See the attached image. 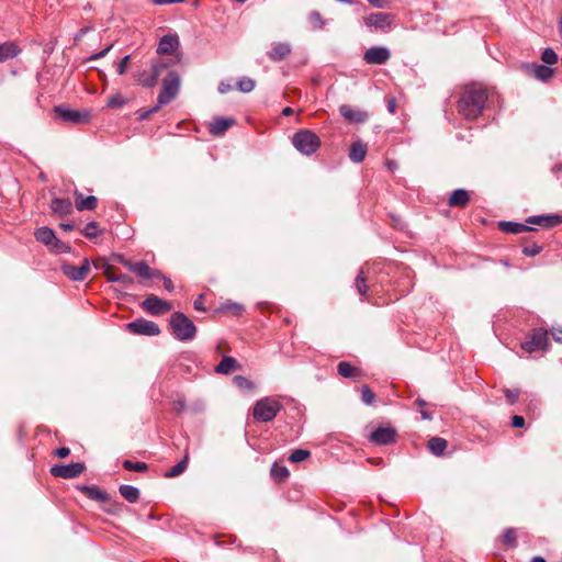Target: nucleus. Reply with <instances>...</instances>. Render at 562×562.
<instances>
[{
  "mask_svg": "<svg viewBox=\"0 0 562 562\" xmlns=\"http://www.w3.org/2000/svg\"><path fill=\"white\" fill-rule=\"evenodd\" d=\"M487 103V91L481 86H471L464 90L458 101V111L467 120L477 119Z\"/></svg>",
  "mask_w": 562,
  "mask_h": 562,
  "instance_id": "nucleus-1",
  "label": "nucleus"
},
{
  "mask_svg": "<svg viewBox=\"0 0 562 562\" xmlns=\"http://www.w3.org/2000/svg\"><path fill=\"white\" fill-rule=\"evenodd\" d=\"M169 324L175 338L180 341H190L196 335L195 325L181 312H175L170 317Z\"/></svg>",
  "mask_w": 562,
  "mask_h": 562,
  "instance_id": "nucleus-2",
  "label": "nucleus"
},
{
  "mask_svg": "<svg viewBox=\"0 0 562 562\" xmlns=\"http://www.w3.org/2000/svg\"><path fill=\"white\" fill-rule=\"evenodd\" d=\"M292 144L302 155L311 156L321 147V139L313 131L301 130L293 135Z\"/></svg>",
  "mask_w": 562,
  "mask_h": 562,
  "instance_id": "nucleus-3",
  "label": "nucleus"
},
{
  "mask_svg": "<svg viewBox=\"0 0 562 562\" xmlns=\"http://www.w3.org/2000/svg\"><path fill=\"white\" fill-rule=\"evenodd\" d=\"M282 404L274 398L263 397L256 402L252 411L254 418L258 422H271L281 411Z\"/></svg>",
  "mask_w": 562,
  "mask_h": 562,
  "instance_id": "nucleus-4",
  "label": "nucleus"
},
{
  "mask_svg": "<svg viewBox=\"0 0 562 562\" xmlns=\"http://www.w3.org/2000/svg\"><path fill=\"white\" fill-rule=\"evenodd\" d=\"M180 88V77L176 71H170L162 81V88L158 94L159 105L170 103L178 94Z\"/></svg>",
  "mask_w": 562,
  "mask_h": 562,
  "instance_id": "nucleus-5",
  "label": "nucleus"
},
{
  "mask_svg": "<svg viewBox=\"0 0 562 562\" xmlns=\"http://www.w3.org/2000/svg\"><path fill=\"white\" fill-rule=\"evenodd\" d=\"M548 331L543 328H535L529 338H527L522 344L521 348L531 353L536 351L546 350L548 347Z\"/></svg>",
  "mask_w": 562,
  "mask_h": 562,
  "instance_id": "nucleus-6",
  "label": "nucleus"
},
{
  "mask_svg": "<svg viewBox=\"0 0 562 562\" xmlns=\"http://www.w3.org/2000/svg\"><path fill=\"white\" fill-rule=\"evenodd\" d=\"M126 326L131 333L136 335L157 336L160 334L159 326L155 322L145 318H137Z\"/></svg>",
  "mask_w": 562,
  "mask_h": 562,
  "instance_id": "nucleus-7",
  "label": "nucleus"
},
{
  "mask_svg": "<svg viewBox=\"0 0 562 562\" xmlns=\"http://www.w3.org/2000/svg\"><path fill=\"white\" fill-rule=\"evenodd\" d=\"M85 470L82 462H72L69 464H56L50 468L52 475L56 477L74 479L80 475Z\"/></svg>",
  "mask_w": 562,
  "mask_h": 562,
  "instance_id": "nucleus-8",
  "label": "nucleus"
},
{
  "mask_svg": "<svg viewBox=\"0 0 562 562\" xmlns=\"http://www.w3.org/2000/svg\"><path fill=\"white\" fill-rule=\"evenodd\" d=\"M391 57V52L384 46H371L363 54V60L369 65H383Z\"/></svg>",
  "mask_w": 562,
  "mask_h": 562,
  "instance_id": "nucleus-9",
  "label": "nucleus"
},
{
  "mask_svg": "<svg viewBox=\"0 0 562 562\" xmlns=\"http://www.w3.org/2000/svg\"><path fill=\"white\" fill-rule=\"evenodd\" d=\"M392 21H393L392 15L389 13H384V12L371 13L363 18V22H364L366 26L369 27L370 30H374V31H378V30L384 31L385 29H387L391 25Z\"/></svg>",
  "mask_w": 562,
  "mask_h": 562,
  "instance_id": "nucleus-10",
  "label": "nucleus"
},
{
  "mask_svg": "<svg viewBox=\"0 0 562 562\" xmlns=\"http://www.w3.org/2000/svg\"><path fill=\"white\" fill-rule=\"evenodd\" d=\"M142 306L151 315H161L171 310L170 303L154 294L148 295L142 303Z\"/></svg>",
  "mask_w": 562,
  "mask_h": 562,
  "instance_id": "nucleus-11",
  "label": "nucleus"
},
{
  "mask_svg": "<svg viewBox=\"0 0 562 562\" xmlns=\"http://www.w3.org/2000/svg\"><path fill=\"white\" fill-rule=\"evenodd\" d=\"M61 271L68 279L72 281H83L90 272V263L88 259H85L79 267L65 263L61 266Z\"/></svg>",
  "mask_w": 562,
  "mask_h": 562,
  "instance_id": "nucleus-12",
  "label": "nucleus"
},
{
  "mask_svg": "<svg viewBox=\"0 0 562 562\" xmlns=\"http://www.w3.org/2000/svg\"><path fill=\"white\" fill-rule=\"evenodd\" d=\"M395 438L396 430L391 426L378 427L369 436L370 441L380 446L391 445L395 441Z\"/></svg>",
  "mask_w": 562,
  "mask_h": 562,
  "instance_id": "nucleus-13",
  "label": "nucleus"
},
{
  "mask_svg": "<svg viewBox=\"0 0 562 562\" xmlns=\"http://www.w3.org/2000/svg\"><path fill=\"white\" fill-rule=\"evenodd\" d=\"M339 113L349 123H364L369 117L366 111L347 104L339 106Z\"/></svg>",
  "mask_w": 562,
  "mask_h": 562,
  "instance_id": "nucleus-14",
  "label": "nucleus"
},
{
  "mask_svg": "<svg viewBox=\"0 0 562 562\" xmlns=\"http://www.w3.org/2000/svg\"><path fill=\"white\" fill-rule=\"evenodd\" d=\"M55 112L58 114V116L65 121L70 123H86L89 121V113L87 112H79L76 110H69L65 109L63 106H56Z\"/></svg>",
  "mask_w": 562,
  "mask_h": 562,
  "instance_id": "nucleus-15",
  "label": "nucleus"
},
{
  "mask_svg": "<svg viewBox=\"0 0 562 562\" xmlns=\"http://www.w3.org/2000/svg\"><path fill=\"white\" fill-rule=\"evenodd\" d=\"M292 52V47L286 42L272 43L271 50L268 52L270 60L278 63L286 58Z\"/></svg>",
  "mask_w": 562,
  "mask_h": 562,
  "instance_id": "nucleus-16",
  "label": "nucleus"
},
{
  "mask_svg": "<svg viewBox=\"0 0 562 562\" xmlns=\"http://www.w3.org/2000/svg\"><path fill=\"white\" fill-rule=\"evenodd\" d=\"M528 224L540 225L543 227H554L562 223V216L554 215H533L527 218Z\"/></svg>",
  "mask_w": 562,
  "mask_h": 562,
  "instance_id": "nucleus-17",
  "label": "nucleus"
},
{
  "mask_svg": "<svg viewBox=\"0 0 562 562\" xmlns=\"http://www.w3.org/2000/svg\"><path fill=\"white\" fill-rule=\"evenodd\" d=\"M179 46V38L176 34L164 35L158 44V54H170Z\"/></svg>",
  "mask_w": 562,
  "mask_h": 562,
  "instance_id": "nucleus-18",
  "label": "nucleus"
},
{
  "mask_svg": "<svg viewBox=\"0 0 562 562\" xmlns=\"http://www.w3.org/2000/svg\"><path fill=\"white\" fill-rule=\"evenodd\" d=\"M367 155V145L362 140H356L351 144L349 158L352 162L360 164Z\"/></svg>",
  "mask_w": 562,
  "mask_h": 562,
  "instance_id": "nucleus-19",
  "label": "nucleus"
},
{
  "mask_svg": "<svg viewBox=\"0 0 562 562\" xmlns=\"http://www.w3.org/2000/svg\"><path fill=\"white\" fill-rule=\"evenodd\" d=\"M134 273L143 279H159L161 277L159 270L150 268L145 261L136 262Z\"/></svg>",
  "mask_w": 562,
  "mask_h": 562,
  "instance_id": "nucleus-20",
  "label": "nucleus"
},
{
  "mask_svg": "<svg viewBox=\"0 0 562 562\" xmlns=\"http://www.w3.org/2000/svg\"><path fill=\"white\" fill-rule=\"evenodd\" d=\"M234 123H235V120L231 119V117L216 119L211 124L210 132L214 136L223 135Z\"/></svg>",
  "mask_w": 562,
  "mask_h": 562,
  "instance_id": "nucleus-21",
  "label": "nucleus"
},
{
  "mask_svg": "<svg viewBox=\"0 0 562 562\" xmlns=\"http://www.w3.org/2000/svg\"><path fill=\"white\" fill-rule=\"evenodd\" d=\"M470 200L469 192L464 189L454 190L449 198V205L452 207H464Z\"/></svg>",
  "mask_w": 562,
  "mask_h": 562,
  "instance_id": "nucleus-22",
  "label": "nucleus"
},
{
  "mask_svg": "<svg viewBox=\"0 0 562 562\" xmlns=\"http://www.w3.org/2000/svg\"><path fill=\"white\" fill-rule=\"evenodd\" d=\"M20 54V49L14 42L0 43V64L16 57Z\"/></svg>",
  "mask_w": 562,
  "mask_h": 562,
  "instance_id": "nucleus-23",
  "label": "nucleus"
},
{
  "mask_svg": "<svg viewBox=\"0 0 562 562\" xmlns=\"http://www.w3.org/2000/svg\"><path fill=\"white\" fill-rule=\"evenodd\" d=\"M498 227L504 233L519 234L522 232L531 231L532 228L526 224L510 221H502L498 223Z\"/></svg>",
  "mask_w": 562,
  "mask_h": 562,
  "instance_id": "nucleus-24",
  "label": "nucleus"
},
{
  "mask_svg": "<svg viewBox=\"0 0 562 562\" xmlns=\"http://www.w3.org/2000/svg\"><path fill=\"white\" fill-rule=\"evenodd\" d=\"M167 66L165 64L155 63L151 65V72L149 74L148 79L140 78V85L146 88H153L156 86L158 78Z\"/></svg>",
  "mask_w": 562,
  "mask_h": 562,
  "instance_id": "nucleus-25",
  "label": "nucleus"
},
{
  "mask_svg": "<svg viewBox=\"0 0 562 562\" xmlns=\"http://www.w3.org/2000/svg\"><path fill=\"white\" fill-rule=\"evenodd\" d=\"M98 205V200L93 195L83 198L81 193H76V207L78 211L94 210Z\"/></svg>",
  "mask_w": 562,
  "mask_h": 562,
  "instance_id": "nucleus-26",
  "label": "nucleus"
},
{
  "mask_svg": "<svg viewBox=\"0 0 562 562\" xmlns=\"http://www.w3.org/2000/svg\"><path fill=\"white\" fill-rule=\"evenodd\" d=\"M239 364L233 357H223L221 362L215 367V372L221 374H228L234 370H237Z\"/></svg>",
  "mask_w": 562,
  "mask_h": 562,
  "instance_id": "nucleus-27",
  "label": "nucleus"
},
{
  "mask_svg": "<svg viewBox=\"0 0 562 562\" xmlns=\"http://www.w3.org/2000/svg\"><path fill=\"white\" fill-rule=\"evenodd\" d=\"M50 207L54 213H57L59 215H66L71 212L72 204L69 199L56 198L52 201Z\"/></svg>",
  "mask_w": 562,
  "mask_h": 562,
  "instance_id": "nucleus-28",
  "label": "nucleus"
},
{
  "mask_svg": "<svg viewBox=\"0 0 562 562\" xmlns=\"http://www.w3.org/2000/svg\"><path fill=\"white\" fill-rule=\"evenodd\" d=\"M34 236L37 241L46 245L47 247L52 244L53 240H55L56 237L55 232L46 226L37 228L34 233Z\"/></svg>",
  "mask_w": 562,
  "mask_h": 562,
  "instance_id": "nucleus-29",
  "label": "nucleus"
},
{
  "mask_svg": "<svg viewBox=\"0 0 562 562\" xmlns=\"http://www.w3.org/2000/svg\"><path fill=\"white\" fill-rule=\"evenodd\" d=\"M447 448V440L440 437H432L428 441V449L435 456H441Z\"/></svg>",
  "mask_w": 562,
  "mask_h": 562,
  "instance_id": "nucleus-30",
  "label": "nucleus"
},
{
  "mask_svg": "<svg viewBox=\"0 0 562 562\" xmlns=\"http://www.w3.org/2000/svg\"><path fill=\"white\" fill-rule=\"evenodd\" d=\"M532 75L540 81H548L553 76V70L547 65H533Z\"/></svg>",
  "mask_w": 562,
  "mask_h": 562,
  "instance_id": "nucleus-31",
  "label": "nucleus"
},
{
  "mask_svg": "<svg viewBox=\"0 0 562 562\" xmlns=\"http://www.w3.org/2000/svg\"><path fill=\"white\" fill-rule=\"evenodd\" d=\"M86 495L91 502H94L97 505L102 507L104 510H106L109 513L115 512L114 509L108 507V504L111 501V494H86Z\"/></svg>",
  "mask_w": 562,
  "mask_h": 562,
  "instance_id": "nucleus-32",
  "label": "nucleus"
},
{
  "mask_svg": "<svg viewBox=\"0 0 562 562\" xmlns=\"http://www.w3.org/2000/svg\"><path fill=\"white\" fill-rule=\"evenodd\" d=\"M106 279L111 283H122L124 286H127L133 283V278L128 274L124 273H114L113 271H106Z\"/></svg>",
  "mask_w": 562,
  "mask_h": 562,
  "instance_id": "nucleus-33",
  "label": "nucleus"
},
{
  "mask_svg": "<svg viewBox=\"0 0 562 562\" xmlns=\"http://www.w3.org/2000/svg\"><path fill=\"white\" fill-rule=\"evenodd\" d=\"M270 473H271L272 479L276 480V481H283L290 474V472H289L286 467H284L282 464H279L277 462H274L272 464Z\"/></svg>",
  "mask_w": 562,
  "mask_h": 562,
  "instance_id": "nucleus-34",
  "label": "nucleus"
},
{
  "mask_svg": "<svg viewBox=\"0 0 562 562\" xmlns=\"http://www.w3.org/2000/svg\"><path fill=\"white\" fill-rule=\"evenodd\" d=\"M188 467V457H184L181 461H179L176 465L171 467L167 472H166V477H176L178 476L179 474H181L182 472H184V470L187 469Z\"/></svg>",
  "mask_w": 562,
  "mask_h": 562,
  "instance_id": "nucleus-35",
  "label": "nucleus"
},
{
  "mask_svg": "<svg viewBox=\"0 0 562 562\" xmlns=\"http://www.w3.org/2000/svg\"><path fill=\"white\" fill-rule=\"evenodd\" d=\"M256 82L249 77H241L237 81V89L240 92L248 93L255 89Z\"/></svg>",
  "mask_w": 562,
  "mask_h": 562,
  "instance_id": "nucleus-36",
  "label": "nucleus"
},
{
  "mask_svg": "<svg viewBox=\"0 0 562 562\" xmlns=\"http://www.w3.org/2000/svg\"><path fill=\"white\" fill-rule=\"evenodd\" d=\"M503 542L509 548H515L517 546V537H516L515 528H506L504 530Z\"/></svg>",
  "mask_w": 562,
  "mask_h": 562,
  "instance_id": "nucleus-37",
  "label": "nucleus"
},
{
  "mask_svg": "<svg viewBox=\"0 0 562 562\" xmlns=\"http://www.w3.org/2000/svg\"><path fill=\"white\" fill-rule=\"evenodd\" d=\"M310 454H311V452L308 450L295 449L289 456V461H291L293 463H299V462L306 460L310 457Z\"/></svg>",
  "mask_w": 562,
  "mask_h": 562,
  "instance_id": "nucleus-38",
  "label": "nucleus"
},
{
  "mask_svg": "<svg viewBox=\"0 0 562 562\" xmlns=\"http://www.w3.org/2000/svg\"><path fill=\"white\" fill-rule=\"evenodd\" d=\"M123 467L127 471H135V472H144L148 468L145 462H140V461H135L134 462V461H131V460H125L123 462Z\"/></svg>",
  "mask_w": 562,
  "mask_h": 562,
  "instance_id": "nucleus-39",
  "label": "nucleus"
},
{
  "mask_svg": "<svg viewBox=\"0 0 562 562\" xmlns=\"http://www.w3.org/2000/svg\"><path fill=\"white\" fill-rule=\"evenodd\" d=\"M100 231H99V224L94 221L92 222H89L85 228L82 229V234L87 237V238H94L97 236L100 235Z\"/></svg>",
  "mask_w": 562,
  "mask_h": 562,
  "instance_id": "nucleus-40",
  "label": "nucleus"
},
{
  "mask_svg": "<svg viewBox=\"0 0 562 562\" xmlns=\"http://www.w3.org/2000/svg\"><path fill=\"white\" fill-rule=\"evenodd\" d=\"M48 247L56 254H66V252L70 251V246L68 244L61 241L57 237H55V240H53Z\"/></svg>",
  "mask_w": 562,
  "mask_h": 562,
  "instance_id": "nucleus-41",
  "label": "nucleus"
},
{
  "mask_svg": "<svg viewBox=\"0 0 562 562\" xmlns=\"http://www.w3.org/2000/svg\"><path fill=\"white\" fill-rule=\"evenodd\" d=\"M541 59L547 65H553L558 61V55L552 48L547 47L541 54Z\"/></svg>",
  "mask_w": 562,
  "mask_h": 562,
  "instance_id": "nucleus-42",
  "label": "nucleus"
},
{
  "mask_svg": "<svg viewBox=\"0 0 562 562\" xmlns=\"http://www.w3.org/2000/svg\"><path fill=\"white\" fill-rule=\"evenodd\" d=\"M234 383L236 386H238L241 390L245 391H251L254 389V383L249 379L243 376V375H236L234 378Z\"/></svg>",
  "mask_w": 562,
  "mask_h": 562,
  "instance_id": "nucleus-43",
  "label": "nucleus"
},
{
  "mask_svg": "<svg viewBox=\"0 0 562 562\" xmlns=\"http://www.w3.org/2000/svg\"><path fill=\"white\" fill-rule=\"evenodd\" d=\"M361 400L366 405H371L375 401V394L368 385L361 387Z\"/></svg>",
  "mask_w": 562,
  "mask_h": 562,
  "instance_id": "nucleus-44",
  "label": "nucleus"
},
{
  "mask_svg": "<svg viewBox=\"0 0 562 562\" xmlns=\"http://www.w3.org/2000/svg\"><path fill=\"white\" fill-rule=\"evenodd\" d=\"M125 103V98L119 93L113 94L108 99V106L113 109L122 108Z\"/></svg>",
  "mask_w": 562,
  "mask_h": 562,
  "instance_id": "nucleus-45",
  "label": "nucleus"
},
{
  "mask_svg": "<svg viewBox=\"0 0 562 562\" xmlns=\"http://www.w3.org/2000/svg\"><path fill=\"white\" fill-rule=\"evenodd\" d=\"M355 368L348 362H340L338 364V373L344 378H351L353 375Z\"/></svg>",
  "mask_w": 562,
  "mask_h": 562,
  "instance_id": "nucleus-46",
  "label": "nucleus"
},
{
  "mask_svg": "<svg viewBox=\"0 0 562 562\" xmlns=\"http://www.w3.org/2000/svg\"><path fill=\"white\" fill-rule=\"evenodd\" d=\"M310 21L315 30H319L325 25V21L318 11H312L310 13Z\"/></svg>",
  "mask_w": 562,
  "mask_h": 562,
  "instance_id": "nucleus-47",
  "label": "nucleus"
},
{
  "mask_svg": "<svg viewBox=\"0 0 562 562\" xmlns=\"http://www.w3.org/2000/svg\"><path fill=\"white\" fill-rule=\"evenodd\" d=\"M356 289L361 296H364L367 294L368 286L362 271H360V273L356 278Z\"/></svg>",
  "mask_w": 562,
  "mask_h": 562,
  "instance_id": "nucleus-48",
  "label": "nucleus"
},
{
  "mask_svg": "<svg viewBox=\"0 0 562 562\" xmlns=\"http://www.w3.org/2000/svg\"><path fill=\"white\" fill-rule=\"evenodd\" d=\"M205 402L202 401V400H196L194 401L190 406H189V411L194 414V415H198V414H202L204 411H205Z\"/></svg>",
  "mask_w": 562,
  "mask_h": 562,
  "instance_id": "nucleus-49",
  "label": "nucleus"
},
{
  "mask_svg": "<svg viewBox=\"0 0 562 562\" xmlns=\"http://www.w3.org/2000/svg\"><path fill=\"white\" fill-rule=\"evenodd\" d=\"M542 250V247L537 245V244H533V245H529V246H525L522 248V254L527 257H535L537 255H539Z\"/></svg>",
  "mask_w": 562,
  "mask_h": 562,
  "instance_id": "nucleus-50",
  "label": "nucleus"
},
{
  "mask_svg": "<svg viewBox=\"0 0 562 562\" xmlns=\"http://www.w3.org/2000/svg\"><path fill=\"white\" fill-rule=\"evenodd\" d=\"M520 394V391L518 389H508L505 391V396L509 404L516 403Z\"/></svg>",
  "mask_w": 562,
  "mask_h": 562,
  "instance_id": "nucleus-51",
  "label": "nucleus"
},
{
  "mask_svg": "<svg viewBox=\"0 0 562 562\" xmlns=\"http://www.w3.org/2000/svg\"><path fill=\"white\" fill-rule=\"evenodd\" d=\"M128 60L130 55H126L117 63L116 71L119 75H124L126 72Z\"/></svg>",
  "mask_w": 562,
  "mask_h": 562,
  "instance_id": "nucleus-52",
  "label": "nucleus"
},
{
  "mask_svg": "<svg viewBox=\"0 0 562 562\" xmlns=\"http://www.w3.org/2000/svg\"><path fill=\"white\" fill-rule=\"evenodd\" d=\"M113 48V44H109L104 49L95 53V54H92L88 60H97V59H100V58H103L108 55V53Z\"/></svg>",
  "mask_w": 562,
  "mask_h": 562,
  "instance_id": "nucleus-53",
  "label": "nucleus"
},
{
  "mask_svg": "<svg viewBox=\"0 0 562 562\" xmlns=\"http://www.w3.org/2000/svg\"><path fill=\"white\" fill-rule=\"evenodd\" d=\"M224 308L226 311H231L236 315H239L244 311V306L238 303H227Z\"/></svg>",
  "mask_w": 562,
  "mask_h": 562,
  "instance_id": "nucleus-54",
  "label": "nucleus"
},
{
  "mask_svg": "<svg viewBox=\"0 0 562 562\" xmlns=\"http://www.w3.org/2000/svg\"><path fill=\"white\" fill-rule=\"evenodd\" d=\"M187 408L189 409L184 397H179L178 400L175 401V409L177 411V413H183Z\"/></svg>",
  "mask_w": 562,
  "mask_h": 562,
  "instance_id": "nucleus-55",
  "label": "nucleus"
},
{
  "mask_svg": "<svg viewBox=\"0 0 562 562\" xmlns=\"http://www.w3.org/2000/svg\"><path fill=\"white\" fill-rule=\"evenodd\" d=\"M512 426L515 428H521L525 426V418L519 415H515L512 418Z\"/></svg>",
  "mask_w": 562,
  "mask_h": 562,
  "instance_id": "nucleus-56",
  "label": "nucleus"
},
{
  "mask_svg": "<svg viewBox=\"0 0 562 562\" xmlns=\"http://www.w3.org/2000/svg\"><path fill=\"white\" fill-rule=\"evenodd\" d=\"M120 262L127 268L130 271L135 272L136 262H132L130 260L124 259L122 256H120Z\"/></svg>",
  "mask_w": 562,
  "mask_h": 562,
  "instance_id": "nucleus-57",
  "label": "nucleus"
},
{
  "mask_svg": "<svg viewBox=\"0 0 562 562\" xmlns=\"http://www.w3.org/2000/svg\"><path fill=\"white\" fill-rule=\"evenodd\" d=\"M69 453H70V449L66 448V447L58 448L55 451V456L58 457V458H66V457L69 456Z\"/></svg>",
  "mask_w": 562,
  "mask_h": 562,
  "instance_id": "nucleus-58",
  "label": "nucleus"
},
{
  "mask_svg": "<svg viewBox=\"0 0 562 562\" xmlns=\"http://www.w3.org/2000/svg\"><path fill=\"white\" fill-rule=\"evenodd\" d=\"M159 279H162V280H164L165 289H166L168 292H172V291H173L175 286H173L172 281H171L169 278H167V277H165V276H162V274H161V277H160Z\"/></svg>",
  "mask_w": 562,
  "mask_h": 562,
  "instance_id": "nucleus-59",
  "label": "nucleus"
},
{
  "mask_svg": "<svg viewBox=\"0 0 562 562\" xmlns=\"http://www.w3.org/2000/svg\"><path fill=\"white\" fill-rule=\"evenodd\" d=\"M128 503L134 504L139 499V494H121Z\"/></svg>",
  "mask_w": 562,
  "mask_h": 562,
  "instance_id": "nucleus-60",
  "label": "nucleus"
},
{
  "mask_svg": "<svg viewBox=\"0 0 562 562\" xmlns=\"http://www.w3.org/2000/svg\"><path fill=\"white\" fill-rule=\"evenodd\" d=\"M372 7L378 9H383L386 7L385 1L383 0H367Z\"/></svg>",
  "mask_w": 562,
  "mask_h": 562,
  "instance_id": "nucleus-61",
  "label": "nucleus"
},
{
  "mask_svg": "<svg viewBox=\"0 0 562 562\" xmlns=\"http://www.w3.org/2000/svg\"><path fill=\"white\" fill-rule=\"evenodd\" d=\"M552 337L555 341L562 342V329H552Z\"/></svg>",
  "mask_w": 562,
  "mask_h": 562,
  "instance_id": "nucleus-62",
  "label": "nucleus"
},
{
  "mask_svg": "<svg viewBox=\"0 0 562 562\" xmlns=\"http://www.w3.org/2000/svg\"><path fill=\"white\" fill-rule=\"evenodd\" d=\"M217 89L220 93H226L232 89V86L226 82H221Z\"/></svg>",
  "mask_w": 562,
  "mask_h": 562,
  "instance_id": "nucleus-63",
  "label": "nucleus"
},
{
  "mask_svg": "<svg viewBox=\"0 0 562 562\" xmlns=\"http://www.w3.org/2000/svg\"><path fill=\"white\" fill-rule=\"evenodd\" d=\"M119 492H139L137 487L132 485H121Z\"/></svg>",
  "mask_w": 562,
  "mask_h": 562,
  "instance_id": "nucleus-64",
  "label": "nucleus"
}]
</instances>
